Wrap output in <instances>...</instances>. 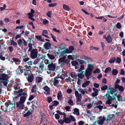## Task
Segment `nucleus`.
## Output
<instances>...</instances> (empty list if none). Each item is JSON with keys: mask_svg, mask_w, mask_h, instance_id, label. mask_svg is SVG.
<instances>
[{"mask_svg": "<svg viewBox=\"0 0 125 125\" xmlns=\"http://www.w3.org/2000/svg\"><path fill=\"white\" fill-rule=\"evenodd\" d=\"M74 112L73 113L74 114H75L77 115H79L80 113L79 112V110L77 108H75L74 109Z\"/></svg>", "mask_w": 125, "mask_h": 125, "instance_id": "473e14b6", "label": "nucleus"}, {"mask_svg": "<svg viewBox=\"0 0 125 125\" xmlns=\"http://www.w3.org/2000/svg\"><path fill=\"white\" fill-rule=\"evenodd\" d=\"M75 95L76 97L77 102H80L82 98V95L81 94L79 93L77 91L75 92Z\"/></svg>", "mask_w": 125, "mask_h": 125, "instance_id": "20e7f679", "label": "nucleus"}, {"mask_svg": "<svg viewBox=\"0 0 125 125\" xmlns=\"http://www.w3.org/2000/svg\"><path fill=\"white\" fill-rule=\"evenodd\" d=\"M53 105L55 106H57L59 104V103L57 101H54L53 102Z\"/></svg>", "mask_w": 125, "mask_h": 125, "instance_id": "bf43d9fd", "label": "nucleus"}, {"mask_svg": "<svg viewBox=\"0 0 125 125\" xmlns=\"http://www.w3.org/2000/svg\"><path fill=\"white\" fill-rule=\"evenodd\" d=\"M93 67L94 66L93 64H88V65L87 68L86 69L92 71Z\"/></svg>", "mask_w": 125, "mask_h": 125, "instance_id": "c756f323", "label": "nucleus"}, {"mask_svg": "<svg viewBox=\"0 0 125 125\" xmlns=\"http://www.w3.org/2000/svg\"><path fill=\"white\" fill-rule=\"evenodd\" d=\"M28 15L29 16L28 18L29 19L31 20L32 21H35V19L32 18V17L33 16L32 14H31L30 13H28Z\"/></svg>", "mask_w": 125, "mask_h": 125, "instance_id": "58836bf2", "label": "nucleus"}, {"mask_svg": "<svg viewBox=\"0 0 125 125\" xmlns=\"http://www.w3.org/2000/svg\"><path fill=\"white\" fill-rule=\"evenodd\" d=\"M66 52L67 53H71L74 50V48L72 46H70L69 49H66Z\"/></svg>", "mask_w": 125, "mask_h": 125, "instance_id": "2eb2a0df", "label": "nucleus"}, {"mask_svg": "<svg viewBox=\"0 0 125 125\" xmlns=\"http://www.w3.org/2000/svg\"><path fill=\"white\" fill-rule=\"evenodd\" d=\"M14 89L15 90H18L20 88V87L16 83L13 87Z\"/></svg>", "mask_w": 125, "mask_h": 125, "instance_id": "8fccbe9b", "label": "nucleus"}, {"mask_svg": "<svg viewBox=\"0 0 125 125\" xmlns=\"http://www.w3.org/2000/svg\"><path fill=\"white\" fill-rule=\"evenodd\" d=\"M92 71L86 69L85 71V75L87 79L88 80L89 79V76L91 74Z\"/></svg>", "mask_w": 125, "mask_h": 125, "instance_id": "6e6552de", "label": "nucleus"}, {"mask_svg": "<svg viewBox=\"0 0 125 125\" xmlns=\"http://www.w3.org/2000/svg\"><path fill=\"white\" fill-rule=\"evenodd\" d=\"M11 45H13L14 46H16L17 45V43L16 42H14L13 40H10Z\"/></svg>", "mask_w": 125, "mask_h": 125, "instance_id": "37998d69", "label": "nucleus"}, {"mask_svg": "<svg viewBox=\"0 0 125 125\" xmlns=\"http://www.w3.org/2000/svg\"><path fill=\"white\" fill-rule=\"evenodd\" d=\"M23 92V90L21 89L19 90L18 91H14V92L17 93L19 94L17 95V97H18L22 95H26V92H23Z\"/></svg>", "mask_w": 125, "mask_h": 125, "instance_id": "0eeeda50", "label": "nucleus"}, {"mask_svg": "<svg viewBox=\"0 0 125 125\" xmlns=\"http://www.w3.org/2000/svg\"><path fill=\"white\" fill-rule=\"evenodd\" d=\"M2 54H3V53L1 52L0 55V59L1 60L4 61L5 59V58L2 56Z\"/></svg>", "mask_w": 125, "mask_h": 125, "instance_id": "052dcab7", "label": "nucleus"}, {"mask_svg": "<svg viewBox=\"0 0 125 125\" xmlns=\"http://www.w3.org/2000/svg\"><path fill=\"white\" fill-rule=\"evenodd\" d=\"M63 119L64 122L66 124H68L71 122V120L69 118H65L64 116L63 117Z\"/></svg>", "mask_w": 125, "mask_h": 125, "instance_id": "b1692460", "label": "nucleus"}, {"mask_svg": "<svg viewBox=\"0 0 125 125\" xmlns=\"http://www.w3.org/2000/svg\"><path fill=\"white\" fill-rule=\"evenodd\" d=\"M107 85H105L102 87L101 88V89L102 90H105L107 89Z\"/></svg>", "mask_w": 125, "mask_h": 125, "instance_id": "680f3d73", "label": "nucleus"}, {"mask_svg": "<svg viewBox=\"0 0 125 125\" xmlns=\"http://www.w3.org/2000/svg\"><path fill=\"white\" fill-rule=\"evenodd\" d=\"M90 83V82L89 81H87L83 83L82 85L83 87L85 88L89 85Z\"/></svg>", "mask_w": 125, "mask_h": 125, "instance_id": "7c9ffc66", "label": "nucleus"}, {"mask_svg": "<svg viewBox=\"0 0 125 125\" xmlns=\"http://www.w3.org/2000/svg\"><path fill=\"white\" fill-rule=\"evenodd\" d=\"M112 74L114 75H117L118 73V71L115 69H113L112 71Z\"/></svg>", "mask_w": 125, "mask_h": 125, "instance_id": "c03bdc74", "label": "nucleus"}, {"mask_svg": "<svg viewBox=\"0 0 125 125\" xmlns=\"http://www.w3.org/2000/svg\"><path fill=\"white\" fill-rule=\"evenodd\" d=\"M69 118L71 121H76L75 117L72 115H71L69 116Z\"/></svg>", "mask_w": 125, "mask_h": 125, "instance_id": "6e6d98bb", "label": "nucleus"}, {"mask_svg": "<svg viewBox=\"0 0 125 125\" xmlns=\"http://www.w3.org/2000/svg\"><path fill=\"white\" fill-rule=\"evenodd\" d=\"M86 111L87 113V115L89 117L91 116L92 115L91 111L87 110H86Z\"/></svg>", "mask_w": 125, "mask_h": 125, "instance_id": "79ce46f5", "label": "nucleus"}, {"mask_svg": "<svg viewBox=\"0 0 125 125\" xmlns=\"http://www.w3.org/2000/svg\"><path fill=\"white\" fill-rule=\"evenodd\" d=\"M84 65H81L80 66V68L78 69V71L79 72H81L82 70H84Z\"/></svg>", "mask_w": 125, "mask_h": 125, "instance_id": "ea45409f", "label": "nucleus"}, {"mask_svg": "<svg viewBox=\"0 0 125 125\" xmlns=\"http://www.w3.org/2000/svg\"><path fill=\"white\" fill-rule=\"evenodd\" d=\"M51 44L49 42H47L43 46L46 50L50 49L51 48Z\"/></svg>", "mask_w": 125, "mask_h": 125, "instance_id": "f8f14e48", "label": "nucleus"}, {"mask_svg": "<svg viewBox=\"0 0 125 125\" xmlns=\"http://www.w3.org/2000/svg\"><path fill=\"white\" fill-rule=\"evenodd\" d=\"M13 104H10L9 102H6L5 103V104L6 106V110L5 111V112H7L8 111V107L9 106V105H10H10H13Z\"/></svg>", "mask_w": 125, "mask_h": 125, "instance_id": "a878e982", "label": "nucleus"}, {"mask_svg": "<svg viewBox=\"0 0 125 125\" xmlns=\"http://www.w3.org/2000/svg\"><path fill=\"white\" fill-rule=\"evenodd\" d=\"M42 78L41 77H37L36 78V82L37 83H40L42 81Z\"/></svg>", "mask_w": 125, "mask_h": 125, "instance_id": "bb28decb", "label": "nucleus"}, {"mask_svg": "<svg viewBox=\"0 0 125 125\" xmlns=\"http://www.w3.org/2000/svg\"><path fill=\"white\" fill-rule=\"evenodd\" d=\"M58 123L60 124L61 125H63V123L64 122V120L62 119H60L58 120Z\"/></svg>", "mask_w": 125, "mask_h": 125, "instance_id": "4d7b16f0", "label": "nucleus"}, {"mask_svg": "<svg viewBox=\"0 0 125 125\" xmlns=\"http://www.w3.org/2000/svg\"><path fill=\"white\" fill-rule=\"evenodd\" d=\"M116 92V91L115 89L113 88L111 89V91L110 92V93L111 94H113L114 93Z\"/></svg>", "mask_w": 125, "mask_h": 125, "instance_id": "13d9d810", "label": "nucleus"}, {"mask_svg": "<svg viewBox=\"0 0 125 125\" xmlns=\"http://www.w3.org/2000/svg\"><path fill=\"white\" fill-rule=\"evenodd\" d=\"M114 116V114L109 115H108L107 118H105V120L107 122H108L111 118V119H112V118Z\"/></svg>", "mask_w": 125, "mask_h": 125, "instance_id": "393cba45", "label": "nucleus"}, {"mask_svg": "<svg viewBox=\"0 0 125 125\" xmlns=\"http://www.w3.org/2000/svg\"><path fill=\"white\" fill-rule=\"evenodd\" d=\"M36 85H34L32 87L31 90V91L32 92H36Z\"/></svg>", "mask_w": 125, "mask_h": 125, "instance_id": "e2e57ef3", "label": "nucleus"}, {"mask_svg": "<svg viewBox=\"0 0 125 125\" xmlns=\"http://www.w3.org/2000/svg\"><path fill=\"white\" fill-rule=\"evenodd\" d=\"M28 68H26V70L25 72H24V74L25 75H29L31 73V72L30 71L28 70Z\"/></svg>", "mask_w": 125, "mask_h": 125, "instance_id": "cd10ccee", "label": "nucleus"}, {"mask_svg": "<svg viewBox=\"0 0 125 125\" xmlns=\"http://www.w3.org/2000/svg\"><path fill=\"white\" fill-rule=\"evenodd\" d=\"M115 57H113L111 58L109 61V62L110 63H113L115 61Z\"/></svg>", "mask_w": 125, "mask_h": 125, "instance_id": "a18cd8bd", "label": "nucleus"}, {"mask_svg": "<svg viewBox=\"0 0 125 125\" xmlns=\"http://www.w3.org/2000/svg\"><path fill=\"white\" fill-rule=\"evenodd\" d=\"M52 12L51 11H49L46 14L47 16L49 17H51V16L52 14Z\"/></svg>", "mask_w": 125, "mask_h": 125, "instance_id": "774afa93", "label": "nucleus"}, {"mask_svg": "<svg viewBox=\"0 0 125 125\" xmlns=\"http://www.w3.org/2000/svg\"><path fill=\"white\" fill-rule=\"evenodd\" d=\"M56 67L55 64L51 63L48 65V70L51 72L54 71Z\"/></svg>", "mask_w": 125, "mask_h": 125, "instance_id": "39448f33", "label": "nucleus"}, {"mask_svg": "<svg viewBox=\"0 0 125 125\" xmlns=\"http://www.w3.org/2000/svg\"><path fill=\"white\" fill-rule=\"evenodd\" d=\"M23 62H26L29 60L30 58L28 57L26 58L25 56H24L23 57Z\"/></svg>", "mask_w": 125, "mask_h": 125, "instance_id": "de8ad7c7", "label": "nucleus"}, {"mask_svg": "<svg viewBox=\"0 0 125 125\" xmlns=\"http://www.w3.org/2000/svg\"><path fill=\"white\" fill-rule=\"evenodd\" d=\"M111 71V68L110 67H108L106 68L105 70V73H107L109 71Z\"/></svg>", "mask_w": 125, "mask_h": 125, "instance_id": "5fc2aeb1", "label": "nucleus"}, {"mask_svg": "<svg viewBox=\"0 0 125 125\" xmlns=\"http://www.w3.org/2000/svg\"><path fill=\"white\" fill-rule=\"evenodd\" d=\"M62 7L63 9L65 10L69 11L70 10L69 7L66 4H63Z\"/></svg>", "mask_w": 125, "mask_h": 125, "instance_id": "f704fd0d", "label": "nucleus"}, {"mask_svg": "<svg viewBox=\"0 0 125 125\" xmlns=\"http://www.w3.org/2000/svg\"><path fill=\"white\" fill-rule=\"evenodd\" d=\"M43 89L46 91L44 92L45 94H50V89L47 86H46L43 87Z\"/></svg>", "mask_w": 125, "mask_h": 125, "instance_id": "aec40b11", "label": "nucleus"}, {"mask_svg": "<svg viewBox=\"0 0 125 125\" xmlns=\"http://www.w3.org/2000/svg\"><path fill=\"white\" fill-rule=\"evenodd\" d=\"M77 61H79L80 64H82L84 63H86V62H85V61L82 60L78 59Z\"/></svg>", "mask_w": 125, "mask_h": 125, "instance_id": "864d4df0", "label": "nucleus"}, {"mask_svg": "<svg viewBox=\"0 0 125 125\" xmlns=\"http://www.w3.org/2000/svg\"><path fill=\"white\" fill-rule=\"evenodd\" d=\"M83 72H82L81 73H78L77 76L78 78L81 79H82L84 78V75L83 73Z\"/></svg>", "mask_w": 125, "mask_h": 125, "instance_id": "2f4dec72", "label": "nucleus"}, {"mask_svg": "<svg viewBox=\"0 0 125 125\" xmlns=\"http://www.w3.org/2000/svg\"><path fill=\"white\" fill-rule=\"evenodd\" d=\"M9 77L6 74H3L0 75V81L4 86H6L9 82Z\"/></svg>", "mask_w": 125, "mask_h": 125, "instance_id": "f257e3e1", "label": "nucleus"}, {"mask_svg": "<svg viewBox=\"0 0 125 125\" xmlns=\"http://www.w3.org/2000/svg\"><path fill=\"white\" fill-rule=\"evenodd\" d=\"M66 52L67 53H71L74 50V48L72 46H70L69 49H66Z\"/></svg>", "mask_w": 125, "mask_h": 125, "instance_id": "4468645a", "label": "nucleus"}, {"mask_svg": "<svg viewBox=\"0 0 125 125\" xmlns=\"http://www.w3.org/2000/svg\"><path fill=\"white\" fill-rule=\"evenodd\" d=\"M62 95L61 92H59L57 95L58 99L59 100H61L62 98Z\"/></svg>", "mask_w": 125, "mask_h": 125, "instance_id": "72a5a7b5", "label": "nucleus"}, {"mask_svg": "<svg viewBox=\"0 0 125 125\" xmlns=\"http://www.w3.org/2000/svg\"><path fill=\"white\" fill-rule=\"evenodd\" d=\"M31 111H28L24 115V117H27L31 115Z\"/></svg>", "mask_w": 125, "mask_h": 125, "instance_id": "4c0bfd02", "label": "nucleus"}, {"mask_svg": "<svg viewBox=\"0 0 125 125\" xmlns=\"http://www.w3.org/2000/svg\"><path fill=\"white\" fill-rule=\"evenodd\" d=\"M47 55L49 58L51 60L54 59L55 58V56L54 55H52L50 54L49 53H48L47 54Z\"/></svg>", "mask_w": 125, "mask_h": 125, "instance_id": "e433bc0d", "label": "nucleus"}, {"mask_svg": "<svg viewBox=\"0 0 125 125\" xmlns=\"http://www.w3.org/2000/svg\"><path fill=\"white\" fill-rule=\"evenodd\" d=\"M71 64L73 66H78V63L75 61H72L71 62Z\"/></svg>", "mask_w": 125, "mask_h": 125, "instance_id": "49530a36", "label": "nucleus"}, {"mask_svg": "<svg viewBox=\"0 0 125 125\" xmlns=\"http://www.w3.org/2000/svg\"><path fill=\"white\" fill-rule=\"evenodd\" d=\"M40 59L39 58L36 59L33 62V64H36L40 62Z\"/></svg>", "mask_w": 125, "mask_h": 125, "instance_id": "3c124183", "label": "nucleus"}, {"mask_svg": "<svg viewBox=\"0 0 125 125\" xmlns=\"http://www.w3.org/2000/svg\"><path fill=\"white\" fill-rule=\"evenodd\" d=\"M12 59L13 61L16 62H20L21 61L20 60V59H19L15 58H13Z\"/></svg>", "mask_w": 125, "mask_h": 125, "instance_id": "603ef678", "label": "nucleus"}, {"mask_svg": "<svg viewBox=\"0 0 125 125\" xmlns=\"http://www.w3.org/2000/svg\"><path fill=\"white\" fill-rule=\"evenodd\" d=\"M17 42L18 44L21 45L23 44L24 45L26 46L27 45V42L23 39H20L17 41Z\"/></svg>", "mask_w": 125, "mask_h": 125, "instance_id": "9d476101", "label": "nucleus"}, {"mask_svg": "<svg viewBox=\"0 0 125 125\" xmlns=\"http://www.w3.org/2000/svg\"><path fill=\"white\" fill-rule=\"evenodd\" d=\"M59 78L57 77H56L54 78V80L53 81V83L54 85V86L56 85L59 83L58 80L57 79L58 78Z\"/></svg>", "mask_w": 125, "mask_h": 125, "instance_id": "412c9836", "label": "nucleus"}, {"mask_svg": "<svg viewBox=\"0 0 125 125\" xmlns=\"http://www.w3.org/2000/svg\"><path fill=\"white\" fill-rule=\"evenodd\" d=\"M77 74L74 72H72L71 73V76L72 78H76L77 77Z\"/></svg>", "mask_w": 125, "mask_h": 125, "instance_id": "a19ab883", "label": "nucleus"}, {"mask_svg": "<svg viewBox=\"0 0 125 125\" xmlns=\"http://www.w3.org/2000/svg\"><path fill=\"white\" fill-rule=\"evenodd\" d=\"M103 38L105 39L108 43H111L112 42V39L109 35H108L107 37H106L105 35H104L103 36Z\"/></svg>", "mask_w": 125, "mask_h": 125, "instance_id": "9b49d317", "label": "nucleus"}, {"mask_svg": "<svg viewBox=\"0 0 125 125\" xmlns=\"http://www.w3.org/2000/svg\"><path fill=\"white\" fill-rule=\"evenodd\" d=\"M66 52L67 53H71L74 50V48L72 46H70L69 49H66Z\"/></svg>", "mask_w": 125, "mask_h": 125, "instance_id": "ddd939ff", "label": "nucleus"}, {"mask_svg": "<svg viewBox=\"0 0 125 125\" xmlns=\"http://www.w3.org/2000/svg\"><path fill=\"white\" fill-rule=\"evenodd\" d=\"M79 91L82 94H87L88 92L85 89H83L81 88H79L78 89Z\"/></svg>", "mask_w": 125, "mask_h": 125, "instance_id": "a211bd4d", "label": "nucleus"}, {"mask_svg": "<svg viewBox=\"0 0 125 125\" xmlns=\"http://www.w3.org/2000/svg\"><path fill=\"white\" fill-rule=\"evenodd\" d=\"M23 95V96H22L21 97L20 101L19 102H21L24 104L27 95L26 94V95Z\"/></svg>", "mask_w": 125, "mask_h": 125, "instance_id": "dca6fc26", "label": "nucleus"}, {"mask_svg": "<svg viewBox=\"0 0 125 125\" xmlns=\"http://www.w3.org/2000/svg\"><path fill=\"white\" fill-rule=\"evenodd\" d=\"M66 50L64 49V50L60 52V57H62L64 55H67L66 54L67 53L66 51Z\"/></svg>", "mask_w": 125, "mask_h": 125, "instance_id": "c85d7f7f", "label": "nucleus"}, {"mask_svg": "<svg viewBox=\"0 0 125 125\" xmlns=\"http://www.w3.org/2000/svg\"><path fill=\"white\" fill-rule=\"evenodd\" d=\"M98 119L99 120L95 122H96V124H97V125L98 124V125H102L103 124L104 121L105 120V118L104 116H100L99 117Z\"/></svg>", "mask_w": 125, "mask_h": 125, "instance_id": "423d86ee", "label": "nucleus"}, {"mask_svg": "<svg viewBox=\"0 0 125 125\" xmlns=\"http://www.w3.org/2000/svg\"><path fill=\"white\" fill-rule=\"evenodd\" d=\"M17 108L21 109H23L24 106V104L20 102H17L16 103Z\"/></svg>", "mask_w": 125, "mask_h": 125, "instance_id": "1a4fd4ad", "label": "nucleus"}, {"mask_svg": "<svg viewBox=\"0 0 125 125\" xmlns=\"http://www.w3.org/2000/svg\"><path fill=\"white\" fill-rule=\"evenodd\" d=\"M117 100L119 101H125V98H123L122 96L119 94H118L117 95Z\"/></svg>", "mask_w": 125, "mask_h": 125, "instance_id": "5701e85b", "label": "nucleus"}, {"mask_svg": "<svg viewBox=\"0 0 125 125\" xmlns=\"http://www.w3.org/2000/svg\"><path fill=\"white\" fill-rule=\"evenodd\" d=\"M114 99V98L110 96L107 98V100L106 102V104H111V102L112 100Z\"/></svg>", "mask_w": 125, "mask_h": 125, "instance_id": "6ab92c4d", "label": "nucleus"}, {"mask_svg": "<svg viewBox=\"0 0 125 125\" xmlns=\"http://www.w3.org/2000/svg\"><path fill=\"white\" fill-rule=\"evenodd\" d=\"M115 88L118 89L121 92H123L124 91V88L122 86L119 85L118 84H116L115 86Z\"/></svg>", "mask_w": 125, "mask_h": 125, "instance_id": "f3484780", "label": "nucleus"}, {"mask_svg": "<svg viewBox=\"0 0 125 125\" xmlns=\"http://www.w3.org/2000/svg\"><path fill=\"white\" fill-rule=\"evenodd\" d=\"M48 102L50 103L52 101V99L51 97H49L47 98Z\"/></svg>", "mask_w": 125, "mask_h": 125, "instance_id": "69168bd1", "label": "nucleus"}, {"mask_svg": "<svg viewBox=\"0 0 125 125\" xmlns=\"http://www.w3.org/2000/svg\"><path fill=\"white\" fill-rule=\"evenodd\" d=\"M67 55H64L63 57H60V58L58 59V64H60L62 66L65 64V63H68L69 62V60L66 59Z\"/></svg>", "mask_w": 125, "mask_h": 125, "instance_id": "f03ea898", "label": "nucleus"}, {"mask_svg": "<svg viewBox=\"0 0 125 125\" xmlns=\"http://www.w3.org/2000/svg\"><path fill=\"white\" fill-rule=\"evenodd\" d=\"M94 108H98L101 111L103 108V106H101L100 105H98L94 107Z\"/></svg>", "mask_w": 125, "mask_h": 125, "instance_id": "0e129e2a", "label": "nucleus"}, {"mask_svg": "<svg viewBox=\"0 0 125 125\" xmlns=\"http://www.w3.org/2000/svg\"><path fill=\"white\" fill-rule=\"evenodd\" d=\"M29 49L28 50V51H31L32 49V44L31 43H29L28 44Z\"/></svg>", "mask_w": 125, "mask_h": 125, "instance_id": "09e8293b", "label": "nucleus"}, {"mask_svg": "<svg viewBox=\"0 0 125 125\" xmlns=\"http://www.w3.org/2000/svg\"><path fill=\"white\" fill-rule=\"evenodd\" d=\"M116 27L118 29H120L121 28V24L120 22H118L117 23L116 26Z\"/></svg>", "mask_w": 125, "mask_h": 125, "instance_id": "338daca9", "label": "nucleus"}, {"mask_svg": "<svg viewBox=\"0 0 125 125\" xmlns=\"http://www.w3.org/2000/svg\"><path fill=\"white\" fill-rule=\"evenodd\" d=\"M38 53V50L37 49H33L31 52V57L33 59L36 58L37 56Z\"/></svg>", "mask_w": 125, "mask_h": 125, "instance_id": "7ed1b4c3", "label": "nucleus"}, {"mask_svg": "<svg viewBox=\"0 0 125 125\" xmlns=\"http://www.w3.org/2000/svg\"><path fill=\"white\" fill-rule=\"evenodd\" d=\"M34 79V76L33 74H31L28 76V81L31 83L33 80Z\"/></svg>", "mask_w": 125, "mask_h": 125, "instance_id": "4be33fe9", "label": "nucleus"}, {"mask_svg": "<svg viewBox=\"0 0 125 125\" xmlns=\"http://www.w3.org/2000/svg\"><path fill=\"white\" fill-rule=\"evenodd\" d=\"M35 38L41 41H44V39L42 38L41 36L36 35Z\"/></svg>", "mask_w": 125, "mask_h": 125, "instance_id": "c9c22d12", "label": "nucleus"}]
</instances>
